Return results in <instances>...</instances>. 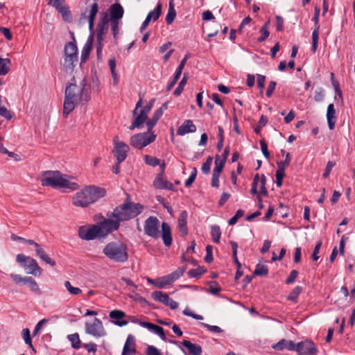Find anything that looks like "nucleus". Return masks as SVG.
Segmentation results:
<instances>
[{
    "instance_id": "1",
    "label": "nucleus",
    "mask_w": 355,
    "mask_h": 355,
    "mask_svg": "<svg viewBox=\"0 0 355 355\" xmlns=\"http://www.w3.org/2000/svg\"><path fill=\"white\" fill-rule=\"evenodd\" d=\"M63 105V115L67 117L74 110L78 101H87L89 99L90 86L85 79L80 85L69 84L65 89Z\"/></svg>"
},
{
    "instance_id": "2",
    "label": "nucleus",
    "mask_w": 355,
    "mask_h": 355,
    "mask_svg": "<svg viewBox=\"0 0 355 355\" xmlns=\"http://www.w3.org/2000/svg\"><path fill=\"white\" fill-rule=\"evenodd\" d=\"M143 208L139 203L131 202L130 196L127 194L125 202L117 206L112 213L108 212L107 216L114 218L120 225L121 222L129 220L138 216Z\"/></svg>"
},
{
    "instance_id": "3",
    "label": "nucleus",
    "mask_w": 355,
    "mask_h": 355,
    "mask_svg": "<svg viewBox=\"0 0 355 355\" xmlns=\"http://www.w3.org/2000/svg\"><path fill=\"white\" fill-rule=\"evenodd\" d=\"M106 195L105 189L89 185L77 192L73 197V204L76 207H87Z\"/></svg>"
},
{
    "instance_id": "4",
    "label": "nucleus",
    "mask_w": 355,
    "mask_h": 355,
    "mask_svg": "<svg viewBox=\"0 0 355 355\" xmlns=\"http://www.w3.org/2000/svg\"><path fill=\"white\" fill-rule=\"evenodd\" d=\"M40 182L42 185L44 187L64 188L70 191L78 190L80 187L78 183L69 181L58 171H44Z\"/></svg>"
},
{
    "instance_id": "5",
    "label": "nucleus",
    "mask_w": 355,
    "mask_h": 355,
    "mask_svg": "<svg viewBox=\"0 0 355 355\" xmlns=\"http://www.w3.org/2000/svg\"><path fill=\"white\" fill-rule=\"evenodd\" d=\"M103 253L109 259L116 263H125L128 259V248L121 241L108 243L104 247Z\"/></svg>"
},
{
    "instance_id": "6",
    "label": "nucleus",
    "mask_w": 355,
    "mask_h": 355,
    "mask_svg": "<svg viewBox=\"0 0 355 355\" xmlns=\"http://www.w3.org/2000/svg\"><path fill=\"white\" fill-rule=\"evenodd\" d=\"M156 139V135L153 132L139 133L132 135L130 139V145L136 148L141 150L153 143Z\"/></svg>"
},
{
    "instance_id": "7",
    "label": "nucleus",
    "mask_w": 355,
    "mask_h": 355,
    "mask_svg": "<svg viewBox=\"0 0 355 355\" xmlns=\"http://www.w3.org/2000/svg\"><path fill=\"white\" fill-rule=\"evenodd\" d=\"M16 259L17 261L24 268L28 274L35 276L41 275L42 270L33 258L25 256L23 254H19L17 255Z\"/></svg>"
},
{
    "instance_id": "8",
    "label": "nucleus",
    "mask_w": 355,
    "mask_h": 355,
    "mask_svg": "<svg viewBox=\"0 0 355 355\" xmlns=\"http://www.w3.org/2000/svg\"><path fill=\"white\" fill-rule=\"evenodd\" d=\"M186 269V266L180 267L169 275L155 279V286L158 288H163L166 286L170 285L173 282L179 279L184 274Z\"/></svg>"
},
{
    "instance_id": "9",
    "label": "nucleus",
    "mask_w": 355,
    "mask_h": 355,
    "mask_svg": "<svg viewBox=\"0 0 355 355\" xmlns=\"http://www.w3.org/2000/svg\"><path fill=\"white\" fill-rule=\"evenodd\" d=\"M78 62V48L75 43L67 42L64 46V65L72 69Z\"/></svg>"
},
{
    "instance_id": "10",
    "label": "nucleus",
    "mask_w": 355,
    "mask_h": 355,
    "mask_svg": "<svg viewBox=\"0 0 355 355\" xmlns=\"http://www.w3.org/2000/svg\"><path fill=\"white\" fill-rule=\"evenodd\" d=\"M79 237L85 241L94 240L96 239H102L100 234V229L97 225L91 226L83 225L78 229Z\"/></svg>"
},
{
    "instance_id": "11",
    "label": "nucleus",
    "mask_w": 355,
    "mask_h": 355,
    "mask_svg": "<svg viewBox=\"0 0 355 355\" xmlns=\"http://www.w3.org/2000/svg\"><path fill=\"white\" fill-rule=\"evenodd\" d=\"M85 332L96 338L103 337L106 335L103 322L97 318H95L92 322L85 323Z\"/></svg>"
},
{
    "instance_id": "12",
    "label": "nucleus",
    "mask_w": 355,
    "mask_h": 355,
    "mask_svg": "<svg viewBox=\"0 0 355 355\" xmlns=\"http://www.w3.org/2000/svg\"><path fill=\"white\" fill-rule=\"evenodd\" d=\"M109 217L108 218H104L103 221L98 223L97 226L100 229V234L102 236V239L106 237L110 233L117 230L120 227V225L118 223L114 218Z\"/></svg>"
},
{
    "instance_id": "13",
    "label": "nucleus",
    "mask_w": 355,
    "mask_h": 355,
    "mask_svg": "<svg viewBox=\"0 0 355 355\" xmlns=\"http://www.w3.org/2000/svg\"><path fill=\"white\" fill-rule=\"evenodd\" d=\"M114 149L112 153L116 158L118 163H121L127 157V153L129 150V146L125 143L119 141V137H114L113 139Z\"/></svg>"
},
{
    "instance_id": "14",
    "label": "nucleus",
    "mask_w": 355,
    "mask_h": 355,
    "mask_svg": "<svg viewBox=\"0 0 355 355\" xmlns=\"http://www.w3.org/2000/svg\"><path fill=\"white\" fill-rule=\"evenodd\" d=\"M159 221L155 216H150L145 220L144 232L154 239L159 237Z\"/></svg>"
},
{
    "instance_id": "15",
    "label": "nucleus",
    "mask_w": 355,
    "mask_h": 355,
    "mask_svg": "<svg viewBox=\"0 0 355 355\" xmlns=\"http://www.w3.org/2000/svg\"><path fill=\"white\" fill-rule=\"evenodd\" d=\"M154 102H155V99L154 98L151 99L149 101L148 104L146 105L143 109H141L140 110L139 114L136 116L134 121L130 126V130H134L136 128H140L141 126V125L146 121L148 114L151 110V109L153 106Z\"/></svg>"
},
{
    "instance_id": "16",
    "label": "nucleus",
    "mask_w": 355,
    "mask_h": 355,
    "mask_svg": "<svg viewBox=\"0 0 355 355\" xmlns=\"http://www.w3.org/2000/svg\"><path fill=\"white\" fill-rule=\"evenodd\" d=\"M296 352L303 355H313L318 352V349L312 340L306 339L296 345Z\"/></svg>"
},
{
    "instance_id": "17",
    "label": "nucleus",
    "mask_w": 355,
    "mask_h": 355,
    "mask_svg": "<svg viewBox=\"0 0 355 355\" xmlns=\"http://www.w3.org/2000/svg\"><path fill=\"white\" fill-rule=\"evenodd\" d=\"M32 247L33 250L35 251V256L40 258L42 261H44L46 264H49L51 266H55L56 265L55 261L49 257L45 250L42 247L40 244L34 242V244L32 245Z\"/></svg>"
},
{
    "instance_id": "18",
    "label": "nucleus",
    "mask_w": 355,
    "mask_h": 355,
    "mask_svg": "<svg viewBox=\"0 0 355 355\" xmlns=\"http://www.w3.org/2000/svg\"><path fill=\"white\" fill-rule=\"evenodd\" d=\"M107 12L110 21H120L123 16L124 10L120 3H115L110 6Z\"/></svg>"
},
{
    "instance_id": "19",
    "label": "nucleus",
    "mask_w": 355,
    "mask_h": 355,
    "mask_svg": "<svg viewBox=\"0 0 355 355\" xmlns=\"http://www.w3.org/2000/svg\"><path fill=\"white\" fill-rule=\"evenodd\" d=\"M153 185L158 189H166L169 191L175 190V187L173 184L163 178L162 173H159L157 175L153 181Z\"/></svg>"
},
{
    "instance_id": "20",
    "label": "nucleus",
    "mask_w": 355,
    "mask_h": 355,
    "mask_svg": "<svg viewBox=\"0 0 355 355\" xmlns=\"http://www.w3.org/2000/svg\"><path fill=\"white\" fill-rule=\"evenodd\" d=\"M137 322L140 326L147 328L148 330L158 335L162 340H166V337L162 327L148 322L138 321Z\"/></svg>"
},
{
    "instance_id": "21",
    "label": "nucleus",
    "mask_w": 355,
    "mask_h": 355,
    "mask_svg": "<svg viewBox=\"0 0 355 355\" xmlns=\"http://www.w3.org/2000/svg\"><path fill=\"white\" fill-rule=\"evenodd\" d=\"M188 214L186 210L181 211L178 219V228L182 236H186L188 234L187 228Z\"/></svg>"
},
{
    "instance_id": "22",
    "label": "nucleus",
    "mask_w": 355,
    "mask_h": 355,
    "mask_svg": "<svg viewBox=\"0 0 355 355\" xmlns=\"http://www.w3.org/2000/svg\"><path fill=\"white\" fill-rule=\"evenodd\" d=\"M196 130V126L193 124L192 120L187 119L178 128L177 135L183 136L187 133L195 132Z\"/></svg>"
},
{
    "instance_id": "23",
    "label": "nucleus",
    "mask_w": 355,
    "mask_h": 355,
    "mask_svg": "<svg viewBox=\"0 0 355 355\" xmlns=\"http://www.w3.org/2000/svg\"><path fill=\"white\" fill-rule=\"evenodd\" d=\"M135 340L133 336L128 335L123 348L121 355H134L136 353Z\"/></svg>"
},
{
    "instance_id": "24",
    "label": "nucleus",
    "mask_w": 355,
    "mask_h": 355,
    "mask_svg": "<svg viewBox=\"0 0 355 355\" xmlns=\"http://www.w3.org/2000/svg\"><path fill=\"white\" fill-rule=\"evenodd\" d=\"M162 238L166 247H169L172 244V235L170 225L164 222L162 224Z\"/></svg>"
},
{
    "instance_id": "25",
    "label": "nucleus",
    "mask_w": 355,
    "mask_h": 355,
    "mask_svg": "<svg viewBox=\"0 0 355 355\" xmlns=\"http://www.w3.org/2000/svg\"><path fill=\"white\" fill-rule=\"evenodd\" d=\"M272 348L278 351H282L284 349L289 351H296V345L292 340L282 339L277 343L272 345Z\"/></svg>"
},
{
    "instance_id": "26",
    "label": "nucleus",
    "mask_w": 355,
    "mask_h": 355,
    "mask_svg": "<svg viewBox=\"0 0 355 355\" xmlns=\"http://www.w3.org/2000/svg\"><path fill=\"white\" fill-rule=\"evenodd\" d=\"M110 318L115 320L114 323L119 327L128 324V321L123 320L125 317V313L120 310H113L110 312Z\"/></svg>"
},
{
    "instance_id": "27",
    "label": "nucleus",
    "mask_w": 355,
    "mask_h": 355,
    "mask_svg": "<svg viewBox=\"0 0 355 355\" xmlns=\"http://www.w3.org/2000/svg\"><path fill=\"white\" fill-rule=\"evenodd\" d=\"M110 19L107 12H103L97 24L96 31L106 33L109 28Z\"/></svg>"
},
{
    "instance_id": "28",
    "label": "nucleus",
    "mask_w": 355,
    "mask_h": 355,
    "mask_svg": "<svg viewBox=\"0 0 355 355\" xmlns=\"http://www.w3.org/2000/svg\"><path fill=\"white\" fill-rule=\"evenodd\" d=\"M336 110L333 103H331L327 107V119L328 126L330 130H333L335 128L336 124Z\"/></svg>"
},
{
    "instance_id": "29",
    "label": "nucleus",
    "mask_w": 355,
    "mask_h": 355,
    "mask_svg": "<svg viewBox=\"0 0 355 355\" xmlns=\"http://www.w3.org/2000/svg\"><path fill=\"white\" fill-rule=\"evenodd\" d=\"M93 41H94L93 35H91L88 37L86 43L85 44V45L83 48L82 53H81V61L82 62H85L89 58L90 51L92 48Z\"/></svg>"
},
{
    "instance_id": "30",
    "label": "nucleus",
    "mask_w": 355,
    "mask_h": 355,
    "mask_svg": "<svg viewBox=\"0 0 355 355\" xmlns=\"http://www.w3.org/2000/svg\"><path fill=\"white\" fill-rule=\"evenodd\" d=\"M182 345L186 347L191 355H201L202 348L199 345L193 344L190 341L184 340Z\"/></svg>"
},
{
    "instance_id": "31",
    "label": "nucleus",
    "mask_w": 355,
    "mask_h": 355,
    "mask_svg": "<svg viewBox=\"0 0 355 355\" xmlns=\"http://www.w3.org/2000/svg\"><path fill=\"white\" fill-rule=\"evenodd\" d=\"M98 6L97 3L95 2L92 5V6L89 10V15L87 17L88 21H89V29L90 31L93 30L94 25V20H95L96 15L98 12Z\"/></svg>"
},
{
    "instance_id": "32",
    "label": "nucleus",
    "mask_w": 355,
    "mask_h": 355,
    "mask_svg": "<svg viewBox=\"0 0 355 355\" xmlns=\"http://www.w3.org/2000/svg\"><path fill=\"white\" fill-rule=\"evenodd\" d=\"M162 116V109H157L153 114V117L146 121L148 132H152V129L156 125L158 120Z\"/></svg>"
},
{
    "instance_id": "33",
    "label": "nucleus",
    "mask_w": 355,
    "mask_h": 355,
    "mask_svg": "<svg viewBox=\"0 0 355 355\" xmlns=\"http://www.w3.org/2000/svg\"><path fill=\"white\" fill-rule=\"evenodd\" d=\"M176 17V11L173 0H169L168 12L166 16V22L171 24Z\"/></svg>"
},
{
    "instance_id": "34",
    "label": "nucleus",
    "mask_w": 355,
    "mask_h": 355,
    "mask_svg": "<svg viewBox=\"0 0 355 355\" xmlns=\"http://www.w3.org/2000/svg\"><path fill=\"white\" fill-rule=\"evenodd\" d=\"M151 297L154 300L161 302L164 305H166L170 298L168 294L159 291L153 292L151 293Z\"/></svg>"
},
{
    "instance_id": "35",
    "label": "nucleus",
    "mask_w": 355,
    "mask_h": 355,
    "mask_svg": "<svg viewBox=\"0 0 355 355\" xmlns=\"http://www.w3.org/2000/svg\"><path fill=\"white\" fill-rule=\"evenodd\" d=\"M58 12L61 14L64 21L70 22L72 20V16L69 10V8L66 4L62 7L59 8Z\"/></svg>"
},
{
    "instance_id": "36",
    "label": "nucleus",
    "mask_w": 355,
    "mask_h": 355,
    "mask_svg": "<svg viewBox=\"0 0 355 355\" xmlns=\"http://www.w3.org/2000/svg\"><path fill=\"white\" fill-rule=\"evenodd\" d=\"M162 4L158 3L155 9L150 11L146 18H149L150 20H153L154 21L157 20L162 13Z\"/></svg>"
},
{
    "instance_id": "37",
    "label": "nucleus",
    "mask_w": 355,
    "mask_h": 355,
    "mask_svg": "<svg viewBox=\"0 0 355 355\" xmlns=\"http://www.w3.org/2000/svg\"><path fill=\"white\" fill-rule=\"evenodd\" d=\"M211 235L214 243H218L220 242L221 231L218 225H214L211 226Z\"/></svg>"
},
{
    "instance_id": "38",
    "label": "nucleus",
    "mask_w": 355,
    "mask_h": 355,
    "mask_svg": "<svg viewBox=\"0 0 355 355\" xmlns=\"http://www.w3.org/2000/svg\"><path fill=\"white\" fill-rule=\"evenodd\" d=\"M67 338L71 342L73 348L78 349L80 347V340L78 333L68 335Z\"/></svg>"
},
{
    "instance_id": "39",
    "label": "nucleus",
    "mask_w": 355,
    "mask_h": 355,
    "mask_svg": "<svg viewBox=\"0 0 355 355\" xmlns=\"http://www.w3.org/2000/svg\"><path fill=\"white\" fill-rule=\"evenodd\" d=\"M10 60L9 58H2V60L0 62V76L6 75L10 69L9 65L10 64Z\"/></svg>"
},
{
    "instance_id": "40",
    "label": "nucleus",
    "mask_w": 355,
    "mask_h": 355,
    "mask_svg": "<svg viewBox=\"0 0 355 355\" xmlns=\"http://www.w3.org/2000/svg\"><path fill=\"white\" fill-rule=\"evenodd\" d=\"M187 80H188V75L187 73H184L183 78L179 83L178 87L173 92V95L178 96L182 94V92L184 89V87L185 85L187 84Z\"/></svg>"
},
{
    "instance_id": "41",
    "label": "nucleus",
    "mask_w": 355,
    "mask_h": 355,
    "mask_svg": "<svg viewBox=\"0 0 355 355\" xmlns=\"http://www.w3.org/2000/svg\"><path fill=\"white\" fill-rule=\"evenodd\" d=\"M320 26L314 28L312 32V51L315 52L318 48V39H319Z\"/></svg>"
},
{
    "instance_id": "42",
    "label": "nucleus",
    "mask_w": 355,
    "mask_h": 355,
    "mask_svg": "<svg viewBox=\"0 0 355 355\" xmlns=\"http://www.w3.org/2000/svg\"><path fill=\"white\" fill-rule=\"evenodd\" d=\"M268 273V267L265 265L258 263L256 266L254 271V275L256 276H266Z\"/></svg>"
},
{
    "instance_id": "43",
    "label": "nucleus",
    "mask_w": 355,
    "mask_h": 355,
    "mask_svg": "<svg viewBox=\"0 0 355 355\" xmlns=\"http://www.w3.org/2000/svg\"><path fill=\"white\" fill-rule=\"evenodd\" d=\"M29 284L30 289L35 293L37 295L41 294L40 288L37 284V283L35 281V279L32 277H28L27 283Z\"/></svg>"
},
{
    "instance_id": "44",
    "label": "nucleus",
    "mask_w": 355,
    "mask_h": 355,
    "mask_svg": "<svg viewBox=\"0 0 355 355\" xmlns=\"http://www.w3.org/2000/svg\"><path fill=\"white\" fill-rule=\"evenodd\" d=\"M144 159L146 164L153 167L158 166L160 162L159 159L148 155H144Z\"/></svg>"
},
{
    "instance_id": "45",
    "label": "nucleus",
    "mask_w": 355,
    "mask_h": 355,
    "mask_svg": "<svg viewBox=\"0 0 355 355\" xmlns=\"http://www.w3.org/2000/svg\"><path fill=\"white\" fill-rule=\"evenodd\" d=\"M302 291V288L300 286L295 287L290 295L287 297V300L293 302H295L301 293Z\"/></svg>"
},
{
    "instance_id": "46",
    "label": "nucleus",
    "mask_w": 355,
    "mask_h": 355,
    "mask_svg": "<svg viewBox=\"0 0 355 355\" xmlns=\"http://www.w3.org/2000/svg\"><path fill=\"white\" fill-rule=\"evenodd\" d=\"M268 123V118L264 115H261L257 126L254 128V132L256 134H260L263 127H264Z\"/></svg>"
},
{
    "instance_id": "47",
    "label": "nucleus",
    "mask_w": 355,
    "mask_h": 355,
    "mask_svg": "<svg viewBox=\"0 0 355 355\" xmlns=\"http://www.w3.org/2000/svg\"><path fill=\"white\" fill-rule=\"evenodd\" d=\"M21 334H22V336H23L25 343L27 344L31 348H32V349L33 351H35V349L32 344L29 329L27 328L24 329L22 330Z\"/></svg>"
},
{
    "instance_id": "48",
    "label": "nucleus",
    "mask_w": 355,
    "mask_h": 355,
    "mask_svg": "<svg viewBox=\"0 0 355 355\" xmlns=\"http://www.w3.org/2000/svg\"><path fill=\"white\" fill-rule=\"evenodd\" d=\"M205 272L206 269H205L203 267H198L197 268L189 270L188 275L190 277H199Z\"/></svg>"
},
{
    "instance_id": "49",
    "label": "nucleus",
    "mask_w": 355,
    "mask_h": 355,
    "mask_svg": "<svg viewBox=\"0 0 355 355\" xmlns=\"http://www.w3.org/2000/svg\"><path fill=\"white\" fill-rule=\"evenodd\" d=\"M64 286L66 289L71 294L74 295H80L82 293V290L78 287H73L69 281L64 282Z\"/></svg>"
},
{
    "instance_id": "50",
    "label": "nucleus",
    "mask_w": 355,
    "mask_h": 355,
    "mask_svg": "<svg viewBox=\"0 0 355 355\" xmlns=\"http://www.w3.org/2000/svg\"><path fill=\"white\" fill-rule=\"evenodd\" d=\"M291 162V155L290 153H287L286 154V157L284 161L277 162V165L278 168L285 171V169L289 166Z\"/></svg>"
},
{
    "instance_id": "51",
    "label": "nucleus",
    "mask_w": 355,
    "mask_h": 355,
    "mask_svg": "<svg viewBox=\"0 0 355 355\" xmlns=\"http://www.w3.org/2000/svg\"><path fill=\"white\" fill-rule=\"evenodd\" d=\"M212 163V157H208L206 162L202 165L201 170L204 174H208L210 171V167Z\"/></svg>"
},
{
    "instance_id": "52",
    "label": "nucleus",
    "mask_w": 355,
    "mask_h": 355,
    "mask_svg": "<svg viewBox=\"0 0 355 355\" xmlns=\"http://www.w3.org/2000/svg\"><path fill=\"white\" fill-rule=\"evenodd\" d=\"M284 170L278 168L275 173L276 177V184L278 187H280L282 185V180L285 175Z\"/></svg>"
},
{
    "instance_id": "53",
    "label": "nucleus",
    "mask_w": 355,
    "mask_h": 355,
    "mask_svg": "<svg viewBox=\"0 0 355 355\" xmlns=\"http://www.w3.org/2000/svg\"><path fill=\"white\" fill-rule=\"evenodd\" d=\"M243 214L244 211L242 209H238L235 215L229 220L228 224L230 225H234L236 223L237 220L243 216Z\"/></svg>"
},
{
    "instance_id": "54",
    "label": "nucleus",
    "mask_w": 355,
    "mask_h": 355,
    "mask_svg": "<svg viewBox=\"0 0 355 355\" xmlns=\"http://www.w3.org/2000/svg\"><path fill=\"white\" fill-rule=\"evenodd\" d=\"M225 164V160L220 159L219 156L216 155L215 159V167L214 169L216 170L217 171L221 172L223 169Z\"/></svg>"
},
{
    "instance_id": "55",
    "label": "nucleus",
    "mask_w": 355,
    "mask_h": 355,
    "mask_svg": "<svg viewBox=\"0 0 355 355\" xmlns=\"http://www.w3.org/2000/svg\"><path fill=\"white\" fill-rule=\"evenodd\" d=\"M10 277L16 284H26L28 281V277H22L21 275L17 274L12 273L10 274Z\"/></svg>"
},
{
    "instance_id": "56",
    "label": "nucleus",
    "mask_w": 355,
    "mask_h": 355,
    "mask_svg": "<svg viewBox=\"0 0 355 355\" xmlns=\"http://www.w3.org/2000/svg\"><path fill=\"white\" fill-rule=\"evenodd\" d=\"M196 175H197V169H196V168H193L189 178L185 182L186 187H189L193 184V182H194V180L196 178Z\"/></svg>"
},
{
    "instance_id": "57",
    "label": "nucleus",
    "mask_w": 355,
    "mask_h": 355,
    "mask_svg": "<svg viewBox=\"0 0 355 355\" xmlns=\"http://www.w3.org/2000/svg\"><path fill=\"white\" fill-rule=\"evenodd\" d=\"M48 1V4L54 7L57 10L59 8L62 7L65 5L64 0H46Z\"/></svg>"
},
{
    "instance_id": "58",
    "label": "nucleus",
    "mask_w": 355,
    "mask_h": 355,
    "mask_svg": "<svg viewBox=\"0 0 355 355\" xmlns=\"http://www.w3.org/2000/svg\"><path fill=\"white\" fill-rule=\"evenodd\" d=\"M201 325L202 327L207 328L209 331H210L211 332H214V333H221V332H223V329L220 327H218V326L210 325L209 324L204 323V322H202Z\"/></svg>"
},
{
    "instance_id": "59",
    "label": "nucleus",
    "mask_w": 355,
    "mask_h": 355,
    "mask_svg": "<svg viewBox=\"0 0 355 355\" xmlns=\"http://www.w3.org/2000/svg\"><path fill=\"white\" fill-rule=\"evenodd\" d=\"M146 355H162L160 351L153 345H148L146 350Z\"/></svg>"
},
{
    "instance_id": "60",
    "label": "nucleus",
    "mask_w": 355,
    "mask_h": 355,
    "mask_svg": "<svg viewBox=\"0 0 355 355\" xmlns=\"http://www.w3.org/2000/svg\"><path fill=\"white\" fill-rule=\"evenodd\" d=\"M213 259L212 247L208 245L206 247V256L205 257V261L207 263H211L213 261Z\"/></svg>"
},
{
    "instance_id": "61",
    "label": "nucleus",
    "mask_w": 355,
    "mask_h": 355,
    "mask_svg": "<svg viewBox=\"0 0 355 355\" xmlns=\"http://www.w3.org/2000/svg\"><path fill=\"white\" fill-rule=\"evenodd\" d=\"M0 116L4 117L7 120H10L12 118L11 112L5 107H0Z\"/></svg>"
},
{
    "instance_id": "62",
    "label": "nucleus",
    "mask_w": 355,
    "mask_h": 355,
    "mask_svg": "<svg viewBox=\"0 0 355 355\" xmlns=\"http://www.w3.org/2000/svg\"><path fill=\"white\" fill-rule=\"evenodd\" d=\"M257 86L261 89V94H262L263 89L265 87L266 76L261 74H257Z\"/></svg>"
},
{
    "instance_id": "63",
    "label": "nucleus",
    "mask_w": 355,
    "mask_h": 355,
    "mask_svg": "<svg viewBox=\"0 0 355 355\" xmlns=\"http://www.w3.org/2000/svg\"><path fill=\"white\" fill-rule=\"evenodd\" d=\"M261 150L262 151L263 155L266 159L269 158L270 153L268 150V146L266 141L264 139H261L260 141Z\"/></svg>"
},
{
    "instance_id": "64",
    "label": "nucleus",
    "mask_w": 355,
    "mask_h": 355,
    "mask_svg": "<svg viewBox=\"0 0 355 355\" xmlns=\"http://www.w3.org/2000/svg\"><path fill=\"white\" fill-rule=\"evenodd\" d=\"M297 275H298V272L297 270H292L286 280V284H293L295 281V279L297 278Z\"/></svg>"
}]
</instances>
